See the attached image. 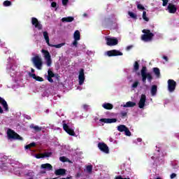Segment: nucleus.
Wrapping results in <instances>:
<instances>
[{
  "label": "nucleus",
  "mask_w": 179,
  "mask_h": 179,
  "mask_svg": "<svg viewBox=\"0 0 179 179\" xmlns=\"http://www.w3.org/2000/svg\"><path fill=\"white\" fill-rule=\"evenodd\" d=\"M10 71H15V68H13V66L10 68Z\"/></svg>",
  "instance_id": "4d7b16f0"
},
{
  "label": "nucleus",
  "mask_w": 179,
  "mask_h": 179,
  "mask_svg": "<svg viewBox=\"0 0 179 179\" xmlns=\"http://www.w3.org/2000/svg\"><path fill=\"white\" fill-rule=\"evenodd\" d=\"M152 71L155 73V75L157 76V78H160V69L157 67H154L152 69Z\"/></svg>",
  "instance_id": "a878e982"
},
{
  "label": "nucleus",
  "mask_w": 179,
  "mask_h": 179,
  "mask_svg": "<svg viewBox=\"0 0 179 179\" xmlns=\"http://www.w3.org/2000/svg\"><path fill=\"white\" fill-rule=\"evenodd\" d=\"M127 128V126L124 124H120L117 127V131H119V132H124Z\"/></svg>",
  "instance_id": "c85d7f7f"
},
{
  "label": "nucleus",
  "mask_w": 179,
  "mask_h": 179,
  "mask_svg": "<svg viewBox=\"0 0 179 179\" xmlns=\"http://www.w3.org/2000/svg\"><path fill=\"white\" fill-rule=\"evenodd\" d=\"M31 72L32 73H34V72H35L34 69H31Z\"/></svg>",
  "instance_id": "bf43d9fd"
},
{
  "label": "nucleus",
  "mask_w": 179,
  "mask_h": 179,
  "mask_svg": "<svg viewBox=\"0 0 179 179\" xmlns=\"http://www.w3.org/2000/svg\"><path fill=\"white\" fill-rule=\"evenodd\" d=\"M68 2H69V0H62V4L65 6L68 5Z\"/></svg>",
  "instance_id": "a18cd8bd"
},
{
  "label": "nucleus",
  "mask_w": 179,
  "mask_h": 179,
  "mask_svg": "<svg viewBox=\"0 0 179 179\" xmlns=\"http://www.w3.org/2000/svg\"><path fill=\"white\" fill-rule=\"evenodd\" d=\"M132 45H129V46H127V51H129V50H131V48H132Z\"/></svg>",
  "instance_id": "603ef678"
},
{
  "label": "nucleus",
  "mask_w": 179,
  "mask_h": 179,
  "mask_svg": "<svg viewBox=\"0 0 179 179\" xmlns=\"http://www.w3.org/2000/svg\"><path fill=\"white\" fill-rule=\"evenodd\" d=\"M41 52L43 53L44 58L46 60V64L48 66H51V64H52V60L51 59V55H50V52L48 50H45L43 49Z\"/></svg>",
  "instance_id": "39448f33"
},
{
  "label": "nucleus",
  "mask_w": 179,
  "mask_h": 179,
  "mask_svg": "<svg viewBox=\"0 0 179 179\" xmlns=\"http://www.w3.org/2000/svg\"><path fill=\"white\" fill-rule=\"evenodd\" d=\"M80 176H82V174H80V173L78 172V173H77L76 177V178H79V177H80Z\"/></svg>",
  "instance_id": "3c124183"
},
{
  "label": "nucleus",
  "mask_w": 179,
  "mask_h": 179,
  "mask_svg": "<svg viewBox=\"0 0 179 179\" xmlns=\"http://www.w3.org/2000/svg\"><path fill=\"white\" fill-rule=\"evenodd\" d=\"M29 128L34 129L35 132H41V127L36 126L34 124H31Z\"/></svg>",
  "instance_id": "5701e85b"
},
{
  "label": "nucleus",
  "mask_w": 179,
  "mask_h": 179,
  "mask_svg": "<svg viewBox=\"0 0 179 179\" xmlns=\"http://www.w3.org/2000/svg\"><path fill=\"white\" fill-rule=\"evenodd\" d=\"M73 20H75V18L73 17H63L62 19V22L66 23H71V22H73Z\"/></svg>",
  "instance_id": "412c9836"
},
{
  "label": "nucleus",
  "mask_w": 179,
  "mask_h": 179,
  "mask_svg": "<svg viewBox=\"0 0 179 179\" xmlns=\"http://www.w3.org/2000/svg\"><path fill=\"white\" fill-rule=\"evenodd\" d=\"M41 169H45L48 171H51V170H52V165H51L50 164H43L41 166Z\"/></svg>",
  "instance_id": "aec40b11"
},
{
  "label": "nucleus",
  "mask_w": 179,
  "mask_h": 179,
  "mask_svg": "<svg viewBox=\"0 0 179 179\" xmlns=\"http://www.w3.org/2000/svg\"><path fill=\"white\" fill-rule=\"evenodd\" d=\"M136 106V103L133 101H128L126 103L125 105L123 106V107L128 108V107H135Z\"/></svg>",
  "instance_id": "bb28decb"
},
{
  "label": "nucleus",
  "mask_w": 179,
  "mask_h": 179,
  "mask_svg": "<svg viewBox=\"0 0 179 179\" xmlns=\"http://www.w3.org/2000/svg\"><path fill=\"white\" fill-rule=\"evenodd\" d=\"M177 83L174 80H168V90L170 93H173L176 90Z\"/></svg>",
  "instance_id": "6e6552de"
},
{
  "label": "nucleus",
  "mask_w": 179,
  "mask_h": 179,
  "mask_svg": "<svg viewBox=\"0 0 179 179\" xmlns=\"http://www.w3.org/2000/svg\"><path fill=\"white\" fill-rule=\"evenodd\" d=\"M55 176H65L66 171L65 169H59L55 171Z\"/></svg>",
  "instance_id": "a211bd4d"
},
{
  "label": "nucleus",
  "mask_w": 179,
  "mask_h": 179,
  "mask_svg": "<svg viewBox=\"0 0 179 179\" xmlns=\"http://www.w3.org/2000/svg\"><path fill=\"white\" fill-rule=\"evenodd\" d=\"M157 93V85H152L151 87V95L156 96Z\"/></svg>",
  "instance_id": "393cba45"
},
{
  "label": "nucleus",
  "mask_w": 179,
  "mask_h": 179,
  "mask_svg": "<svg viewBox=\"0 0 179 179\" xmlns=\"http://www.w3.org/2000/svg\"><path fill=\"white\" fill-rule=\"evenodd\" d=\"M3 6H10L12 5V1H4L3 3Z\"/></svg>",
  "instance_id": "f704fd0d"
},
{
  "label": "nucleus",
  "mask_w": 179,
  "mask_h": 179,
  "mask_svg": "<svg viewBox=\"0 0 179 179\" xmlns=\"http://www.w3.org/2000/svg\"><path fill=\"white\" fill-rule=\"evenodd\" d=\"M62 122H63L64 131H65V132H66V134L70 135V136H75V135H76L75 130H73V129L69 127V125H68L66 123H65V120H63Z\"/></svg>",
  "instance_id": "423d86ee"
},
{
  "label": "nucleus",
  "mask_w": 179,
  "mask_h": 179,
  "mask_svg": "<svg viewBox=\"0 0 179 179\" xmlns=\"http://www.w3.org/2000/svg\"><path fill=\"white\" fill-rule=\"evenodd\" d=\"M74 40H80V32L78 30L74 32Z\"/></svg>",
  "instance_id": "c756f323"
},
{
  "label": "nucleus",
  "mask_w": 179,
  "mask_h": 179,
  "mask_svg": "<svg viewBox=\"0 0 179 179\" xmlns=\"http://www.w3.org/2000/svg\"><path fill=\"white\" fill-rule=\"evenodd\" d=\"M137 141L142 142V138H137Z\"/></svg>",
  "instance_id": "13d9d810"
},
{
  "label": "nucleus",
  "mask_w": 179,
  "mask_h": 179,
  "mask_svg": "<svg viewBox=\"0 0 179 179\" xmlns=\"http://www.w3.org/2000/svg\"><path fill=\"white\" fill-rule=\"evenodd\" d=\"M163 59H165V61L167 62L169 61V57H167V56H163Z\"/></svg>",
  "instance_id": "8fccbe9b"
},
{
  "label": "nucleus",
  "mask_w": 179,
  "mask_h": 179,
  "mask_svg": "<svg viewBox=\"0 0 179 179\" xmlns=\"http://www.w3.org/2000/svg\"><path fill=\"white\" fill-rule=\"evenodd\" d=\"M52 78H55V74L52 71L48 70V80L50 82V83H54V80H52Z\"/></svg>",
  "instance_id": "2eb2a0df"
},
{
  "label": "nucleus",
  "mask_w": 179,
  "mask_h": 179,
  "mask_svg": "<svg viewBox=\"0 0 179 179\" xmlns=\"http://www.w3.org/2000/svg\"><path fill=\"white\" fill-rule=\"evenodd\" d=\"M105 40L106 41V44L109 47H113L118 44V38L115 37H112V38L105 37Z\"/></svg>",
  "instance_id": "0eeeda50"
},
{
  "label": "nucleus",
  "mask_w": 179,
  "mask_h": 179,
  "mask_svg": "<svg viewBox=\"0 0 179 179\" xmlns=\"http://www.w3.org/2000/svg\"><path fill=\"white\" fill-rule=\"evenodd\" d=\"M84 16H87V14L85 13V14H84Z\"/></svg>",
  "instance_id": "0e129e2a"
},
{
  "label": "nucleus",
  "mask_w": 179,
  "mask_h": 179,
  "mask_svg": "<svg viewBox=\"0 0 179 179\" xmlns=\"http://www.w3.org/2000/svg\"><path fill=\"white\" fill-rule=\"evenodd\" d=\"M162 6H167V3H169V0H162Z\"/></svg>",
  "instance_id": "37998d69"
},
{
  "label": "nucleus",
  "mask_w": 179,
  "mask_h": 179,
  "mask_svg": "<svg viewBox=\"0 0 179 179\" xmlns=\"http://www.w3.org/2000/svg\"><path fill=\"white\" fill-rule=\"evenodd\" d=\"M108 57H118L122 55V52L117 50H108L107 52Z\"/></svg>",
  "instance_id": "f8f14e48"
},
{
  "label": "nucleus",
  "mask_w": 179,
  "mask_h": 179,
  "mask_svg": "<svg viewBox=\"0 0 179 179\" xmlns=\"http://www.w3.org/2000/svg\"><path fill=\"white\" fill-rule=\"evenodd\" d=\"M78 41H79V40L74 39L73 42L72 43V45L74 47H78Z\"/></svg>",
  "instance_id": "79ce46f5"
},
{
  "label": "nucleus",
  "mask_w": 179,
  "mask_h": 179,
  "mask_svg": "<svg viewBox=\"0 0 179 179\" xmlns=\"http://www.w3.org/2000/svg\"><path fill=\"white\" fill-rule=\"evenodd\" d=\"M0 104H1V106H3V108L6 110V111H9V106H8V103L6 102V101L5 99H3V98L0 96Z\"/></svg>",
  "instance_id": "dca6fc26"
},
{
  "label": "nucleus",
  "mask_w": 179,
  "mask_h": 179,
  "mask_svg": "<svg viewBox=\"0 0 179 179\" xmlns=\"http://www.w3.org/2000/svg\"><path fill=\"white\" fill-rule=\"evenodd\" d=\"M137 9H139L141 10H145V7L142 6V4H138L137 5Z\"/></svg>",
  "instance_id": "a19ab883"
},
{
  "label": "nucleus",
  "mask_w": 179,
  "mask_h": 179,
  "mask_svg": "<svg viewBox=\"0 0 179 179\" xmlns=\"http://www.w3.org/2000/svg\"><path fill=\"white\" fill-rule=\"evenodd\" d=\"M124 134L127 136H131V131L128 127H127L126 130H124Z\"/></svg>",
  "instance_id": "4c0bfd02"
},
{
  "label": "nucleus",
  "mask_w": 179,
  "mask_h": 179,
  "mask_svg": "<svg viewBox=\"0 0 179 179\" xmlns=\"http://www.w3.org/2000/svg\"><path fill=\"white\" fill-rule=\"evenodd\" d=\"M65 43H59L57 45H53V44H50L49 47H54L55 48H61L62 47H64V45H65Z\"/></svg>",
  "instance_id": "cd10ccee"
},
{
  "label": "nucleus",
  "mask_w": 179,
  "mask_h": 179,
  "mask_svg": "<svg viewBox=\"0 0 179 179\" xmlns=\"http://www.w3.org/2000/svg\"><path fill=\"white\" fill-rule=\"evenodd\" d=\"M52 8H57V3L55 1H53L51 3Z\"/></svg>",
  "instance_id": "49530a36"
},
{
  "label": "nucleus",
  "mask_w": 179,
  "mask_h": 179,
  "mask_svg": "<svg viewBox=\"0 0 179 179\" xmlns=\"http://www.w3.org/2000/svg\"><path fill=\"white\" fill-rule=\"evenodd\" d=\"M128 15L131 17V19H138V15L134 13L133 12L129 11Z\"/></svg>",
  "instance_id": "2f4dec72"
},
{
  "label": "nucleus",
  "mask_w": 179,
  "mask_h": 179,
  "mask_svg": "<svg viewBox=\"0 0 179 179\" xmlns=\"http://www.w3.org/2000/svg\"><path fill=\"white\" fill-rule=\"evenodd\" d=\"M134 72H138V71H139V63L138 62H134Z\"/></svg>",
  "instance_id": "7c9ffc66"
},
{
  "label": "nucleus",
  "mask_w": 179,
  "mask_h": 179,
  "mask_svg": "<svg viewBox=\"0 0 179 179\" xmlns=\"http://www.w3.org/2000/svg\"><path fill=\"white\" fill-rule=\"evenodd\" d=\"M45 171H43L41 172L42 174H45Z\"/></svg>",
  "instance_id": "e2e57ef3"
},
{
  "label": "nucleus",
  "mask_w": 179,
  "mask_h": 179,
  "mask_svg": "<svg viewBox=\"0 0 179 179\" xmlns=\"http://www.w3.org/2000/svg\"><path fill=\"white\" fill-rule=\"evenodd\" d=\"M29 179H33V178H29Z\"/></svg>",
  "instance_id": "338daca9"
},
{
  "label": "nucleus",
  "mask_w": 179,
  "mask_h": 179,
  "mask_svg": "<svg viewBox=\"0 0 179 179\" xmlns=\"http://www.w3.org/2000/svg\"><path fill=\"white\" fill-rule=\"evenodd\" d=\"M29 76H31V78H33V79H35V80H37V82H44V78L36 76L35 73H29Z\"/></svg>",
  "instance_id": "6ab92c4d"
},
{
  "label": "nucleus",
  "mask_w": 179,
  "mask_h": 179,
  "mask_svg": "<svg viewBox=\"0 0 179 179\" xmlns=\"http://www.w3.org/2000/svg\"><path fill=\"white\" fill-rule=\"evenodd\" d=\"M102 107L104 108L105 110H113V108H114V106L110 103H103Z\"/></svg>",
  "instance_id": "4be33fe9"
},
{
  "label": "nucleus",
  "mask_w": 179,
  "mask_h": 179,
  "mask_svg": "<svg viewBox=\"0 0 179 179\" xmlns=\"http://www.w3.org/2000/svg\"><path fill=\"white\" fill-rule=\"evenodd\" d=\"M79 85H83L85 83V69H80L78 76Z\"/></svg>",
  "instance_id": "9b49d317"
},
{
  "label": "nucleus",
  "mask_w": 179,
  "mask_h": 179,
  "mask_svg": "<svg viewBox=\"0 0 179 179\" xmlns=\"http://www.w3.org/2000/svg\"><path fill=\"white\" fill-rule=\"evenodd\" d=\"M0 114H3V109H2L1 106H0Z\"/></svg>",
  "instance_id": "864d4df0"
},
{
  "label": "nucleus",
  "mask_w": 179,
  "mask_h": 179,
  "mask_svg": "<svg viewBox=\"0 0 179 179\" xmlns=\"http://www.w3.org/2000/svg\"><path fill=\"white\" fill-rule=\"evenodd\" d=\"M101 122H104L105 124H113L114 122H117L116 118H101L99 120Z\"/></svg>",
  "instance_id": "4468645a"
},
{
  "label": "nucleus",
  "mask_w": 179,
  "mask_h": 179,
  "mask_svg": "<svg viewBox=\"0 0 179 179\" xmlns=\"http://www.w3.org/2000/svg\"><path fill=\"white\" fill-rule=\"evenodd\" d=\"M32 62L38 70H41L43 68V60L41 59L39 55H36L32 58Z\"/></svg>",
  "instance_id": "7ed1b4c3"
},
{
  "label": "nucleus",
  "mask_w": 179,
  "mask_h": 179,
  "mask_svg": "<svg viewBox=\"0 0 179 179\" xmlns=\"http://www.w3.org/2000/svg\"><path fill=\"white\" fill-rule=\"evenodd\" d=\"M60 162H62V163H66V162H69V159L66 158V157H59Z\"/></svg>",
  "instance_id": "473e14b6"
},
{
  "label": "nucleus",
  "mask_w": 179,
  "mask_h": 179,
  "mask_svg": "<svg viewBox=\"0 0 179 179\" xmlns=\"http://www.w3.org/2000/svg\"><path fill=\"white\" fill-rule=\"evenodd\" d=\"M31 24L36 29H38V30H43V24L40 23L37 18L33 17L31 18Z\"/></svg>",
  "instance_id": "9d476101"
},
{
  "label": "nucleus",
  "mask_w": 179,
  "mask_h": 179,
  "mask_svg": "<svg viewBox=\"0 0 179 179\" xmlns=\"http://www.w3.org/2000/svg\"><path fill=\"white\" fill-rule=\"evenodd\" d=\"M36 146V143L33 142L29 145H25V149H30V148H34Z\"/></svg>",
  "instance_id": "72a5a7b5"
},
{
  "label": "nucleus",
  "mask_w": 179,
  "mask_h": 179,
  "mask_svg": "<svg viewBox=\"0 0 179 179\" xmlns=\"http://www.w3.org/2000/svg\"><path fill=\"white\" fill-rule=\"evenodd\" d=\"M86 169H87V173H92V171H93V166H92V165H88V166L86 167Z\"/></svg>",
  "instance_id": "c9c22d12"
},
{
  "label": "nucleus",
  "mask_w": 179,
  "mask_h": 179,
  "mask_svg": "<svg viewBox=\"0 0 179 179\" xmlns=\"http://www.w3.org/2000/svg\"><path fill=\"white\" fill-rule=\"evenodd\" d=\"M115 179H131L130 178H122V176H115Z\"/></svg>",
  "instance_id": "c03bdc74"
},
{
  "label": "nucleus",
  "mask_w": 179,
  "mask_h": 179,
  "mask_svg": "<svg viewBox=\"0 0 179 179\" xmlns=\"http://www.w3.org/2000/svg\"><path fill=\"white\" fill-rule=\"evenodd\" d=\"M142 33H143V34L141 35V40L145 43L152 41L153 37H155V34L152 33L149 29H143Z\"/></svg>",
  "instance_id": "f03ea898"
},
{
  "label": "nucleus",
  "mask_w": 179,
  "mask_h": 179,
  "mask_svg": "<svg viewBox=\"0 0 179 179\" xmlns=\"http://www.w3.org/2000/svg\"><path fill=\"white\" fill-rule=\"evenodd\" d=\"M151 159H152V160H155V157H152Z\"/></svg>",
  "instance_id": "680f3d73"
},
{
  "label": "nucleus",
  "mask_w": 179,
  "mask_h": 179,
  "mask_svg": "<svg viewBox=\"0 0 179 179\" xmlns=\"http://www.w3.org/2000/svg\"><path fill=\"white\" fill-rule=\"evenodd\" d=\"M43 37H44L48 45H50L51 43H50V36H48V32L43 31Z\"/></svg>",
  "instance_id": "b1692460"
},
{
  "label": "nucleus",
  "mask_w": 179,
  "mask_h": 179,
  "mask_svg": "<svg viewBox=\"0 0 179 179\" xmlns=\"http://www.w3.org/2000/svg\"><path fill=\"white\" fill-rule=\"evenodd\" d=\"M156 179H162V178L159 177V178H157Z\"/></svg>",
  "instance_id": "69168bd1"
},
{
  "label": "nucleus",
  "mask_w": 179,
  "mask_h": 179,
  "mask_svg": "<svg viewBox=\"0 0 179 179\" xmlns=\"http://www.w3.org/2000/svg\"><path fill=\"white\" fill-rule=\"evenodd\" d=\"M138 85H139V82L138 81H135L133 85H132V87L134 89H136V87H138Z\"/></svg>",
  "instance_id": "ea45409f"
},
{
  "label": "nucleus",
  "mask_w": 179,
  "mask_h": 179,
  "mask_svg": "<svg viewBox=\"0 0 179 179\" xmlns=\"http://www.w3.org/2000/svg\"><path fill=\"white\" fill-rule=\"evenodd\" d=\"M176 177H177V174H176L175 173H172L171 175V178L173 179V178H176Z\"/></svg>",
  "instance_id": "09e8293b"
},
{
  "label": "nucleus",
  "mask_w": 179,
  "mask_h": 179,
  "mask_svg": "<svg viewBox=\"0 0 179 179\" xmlns=\"http://www.w3.org/2000/svg\"><path fill=\"white\" fill-rule=\"evenodd\" d=\"M52 155V152H45L43 154L42 157H50Z\"/></svg>",
  "instance_id": "58836bf2"
},
{
  "label": "nucleus",
  "mask_w": 179,
  "mask_h": 179,
  "mask_svg": "<svg viewBox=\"0 0 179 179\" xmlns=\"http://www.w3.org/2000/svg\"><path fill=\"white\" fill-rule=\"evenodd\" d=\"M98 148L99 150H101V152H103L106 155H108V153H110V149L108 148V146L104 143H99Z\"/></svg>",
  "instance_id": "1a4fd4ad"
},
{
  "label": "nucleus",
  "mask_w": 179,
  "mask_h": 179,
  "mask_svg": "<svg viewBox=\"0 0 179 179\" xmlns=\"http://www.w3.org/2000/svg\"><path fill=\"white\" fill-rule=\"evenodd\" d=\"M41 157H41V156L38 155H36V159H41Z\"/></svg>",
  "instance_id": "6e6d98bb"
},
{
  "label": "nucleus",
  "mask_w": 179,
  "mask_h": 179,
  "mask_svg": "<svg viewBox=\"0 0 179 179\" xmlns=\"http://www.w3.org/2000/svg\"><path fill=\"white\" fill-rule=\"evenodd\" d=\"M148 69L146 66H143L141 71V78L143 83H146V79L149 83H152V80H153V76L150 73H146Z\"/></svg>",
  "instance_id": "f257e3e1"
},
{
  "label": "nucleus",
  "mask_w": 179,
  "mask_h": 179,
  "mask_svg": "<svg viewBox=\"0 0 179 179\" xmlns=\"http://www.w3.org/2000/svg\"><path fill=\"white\" fill-rule=\"evenodd\" d=\"M65 179H72V176H67Z\"/></svg>",
  "instance_id": "052dcab7"
},
{
  "label": "nucleus",
  "mask_w": 179,
  "mask_h": 179,
  "mask_svg": "<svg viewBox=\"0 0 179 179\" xmlns=\"http://www.w3.org/2000/svg\"><path fill=\"white\" fill-rule=\"evenodd\" d=\"M167 10L169 13H176V12H177V7H176V5L173 3H169L168 5Z\"/></svg>",
  "instance_id": "f3484780"
},
{
  "label": "nucleus",
  "mask_w": 179,
  "mask_h": 179,
  "mask_svg": "<svg viewBox=\"0 0 179 179\" xmlns=\"http://www.w3.org/2000/svg\"><path fill=\"white\" fill-rule=\"evenodd\" d=\"M7 136L8 137V139H18L20 141L22 140V137L11 129H8Z\"/></svg>",
  "instance_id": "20e7f679"
},
{
  "label": "nucleus",
  "mask_w": 179,
  "mask_h": 179,
  "mask_svg": "<svg viewBox=\"0 0 179 179\" xmlns=\"http://www.w3.org/2000/svg\"><path fill=\"white\" fill-rule=\"evenodd\" d=\"M145 103H146V95L141 94L140 101L138 102L139 108H143V107H145Z\"/></svg>",
  "instance_id": "ddd939ff"
},
{
  "label": "nucleus",
  "mask_w": 179,
  "mask_h": 179,
  "mask_svg": "<svg viewBox=\"0 0 179 179\" xmlns=\"http://www.w3.org/2000/svg\"><path fill=\"white\" fill-rule=\"evenodd\" d=\"M143 20H145V22H149V17H146V11H143Z\"/></svg>",
  "instance_id": "e433bc0d"
},
{
  "label": "nucleus",
  "mask_w": 179,
  "mask_h": 179,
  "mask_svg": "<svg viewBox=\"0 0 179 179\" xmlns=\"http://www.w3.org/2000/svg\"><path fill=\"white\" fill-rule=\"evenodd\" d=\"M120 114H121V116L122 117V118H124V117H127V112H122Z\"/></svg>",
  "instance_id": "de8ad7c7"
},
{
  "label": "nucleus",
  "mask_w": 179,
  "mask_h": 179,
  "mask_svg": "<svg viewBox=\"0 0 179 179\" xmlns=\"http://www.w3.org/2000/svg\"><path fill=\"white\" fill-rule=\"evenodd\" d=\"M87 107H89V106H87V105H83V109H84V110H87Z\"/></svg>",
  "instance_id": "5fc2aeb1"
}]
</instances>
